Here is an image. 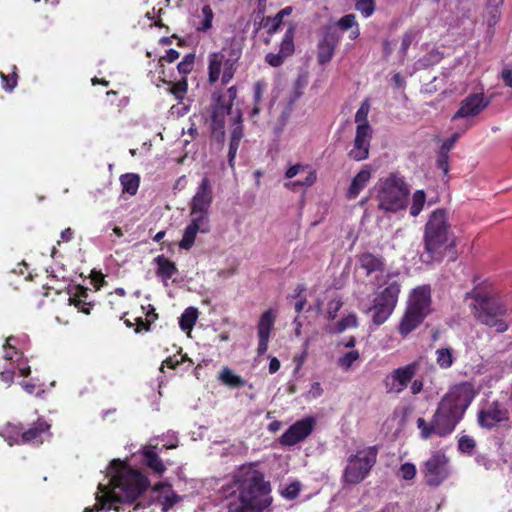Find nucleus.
I'll return each instance as SVG.
<instances>
[{"label":"nucleus","instance_id":"c756f323","mask_svg":"<svg viewBox=\"0 0 512 512\" xmlns=\"http://www.w3.org/2000/svg\"><path fill=\"white\" fill-rule=\"evenodd\" d=\"M159 80L169 86V93H171L179 103L183 101L188 91V82L186 77H182L180 80L173 82L166 80L164 76L160 75Z\"/></svg>","mask_w":512,"mask_h":512},{"label":"nucleus","instance_id":"69168bd1","mask_svg":"<svg viewBox=\"0 0 512 512\" xmlns=\"http://www.w3.org/2000/svg\"><path fill=\"white\" fill-rule=\"evenodd\" d=\"M258 338L257 354L258 356H262L267 352L270 337L258 336Z\"/></svg>","mask_w":512,"mask_h":512},{"label":"nucleus","instance_id":"5701e85b","mask_svg":"<svg viewBox=\"0 0 512 512\" xmlns=\"http://www.w3.org/2000/svg\"><path fill=\"white\" fill-rule=\"evenodd\" d=\"M88 297L89 289L84 286L77 285L74 287L73 294L69 296L68 302L82 313L89 315L94 304L92 301H88Z\"/></svg>","mask_w":512,"mask_h":512},{"label":"nucleus","instance_id":"9d476101","mask_svg":"<svg viewBox=\"0 0 512 512\" xmlns=\"http://www.w3.org/2000/svg\"><path fill=\"white\" fill-rule=\"evenodd\" d=\"M214 200L211 180L205 176L198 184L195 194L189 202L190 217H199L210 221V208Z\"/></svg>","mask_w":512,"mask_h":512},{"label":"nucleus","instance_id":"6ab92c4d","mask_svg":"<svg viewBox=\"0 0 512 512\" xmlns=\"http://www.w3.org/2000/svg\"><path fill=\"white\" fill-rule=\"evenodd\" d=\"M190 223L185 227L182 239L179 242V247L184 250H190L195 242L198 233L210 232V221L204 220L199 217H190Z\"/></svg>","mask_w":512,"mask_h":512},{"label":"nucleus","instance_id":"4c0bfd02","mask_svg":"<svg viewBox=\"0 0 512 512\" xmlns=\"http://www.w3.org/2000/svg\"><path fill=\"white\" fill-rule=\"evenodd\" d=\"M202 20L196 27V30L199 32H206L212 27V22L214 19V13L212 8L209 5H204L202 7Z\"/></svg>","mask_w":512,"mask_h":512},{"label":"nucleus","instance_id":"a211bd4d","mask_svg":"<svg viewBox=\"0 0 512 512\" xmlns=\"http://www.w3.org/2000/svg\"><path fill=\"white\" fill-rule=\"evenodd\" d=\"M371 138V126L357 125L353 148L348 152V156L355 161L367 159L369 156Z\"/></svg>","mask_w":512,"mask_h":512},{"label":"nucleus","instance_id":"603ef678","mask_svg":"<svg viewBox=\"0 0 512 512\" xmlns=\"http://www.w3.org/2000/svg\"><path fill=\"white\" fill-rule=\"evenodd\" d=\"M243 125H242V114L240 111H238L231 129V136L230 138L241 140L243 138Z\"/></svg>","mask_w":512,"mask_h":512},{"label":"nucleus","instance_id":"0eeeda50","mask_svg":"<svg viewBox=\"0 0 512 512\" xmlns=\"http://www.w3.org/2000/svg\"><path fill=\"white\" fill-rule=\"evenodd\" d=\"M431 313V289L424 285L415 288L408 299L405 312L398 324V333L407 337L418 328Z\"/></svg>","mask_w":512,"mask_h":512},{"label":"nucleus","instance_id":"7c9ffc66","mask_svg":"<svg viewBox=\"0 0 512 512\" xmlns=\"http://www.w3.org/2000/svg\"><path fill=\"white\" fill-rule=\"evenodd\" d=\"M337 26L342 31L350 30L349 38L355 40L360 35L359 25L354 14H346L337 21Z\"/></svg>","mask_w":512,"mask_h":512},{"label":"nucleus","instance_id":"473e14b6","mask_svg":"<svg viewBox=\"0 0 512 512\" xmlns=\"http://www.w3.org/2000/svg\"><path fill=\"white\" fill-rule=\"evenodd\" d=\"M275 323V315L271 309L266 310L258 322V336L270 337L271 330Z\"/></svg>","mask_w":512,"mask_h":512},{"label":"nucleus","instance_id":"20e7f679","mask_svg":"<svg viewBox=\"0 0 512 512\" xmlns=\"http://www.w3.org/2000/svg\"><path fill=\"white\" fill-rule=\"evenodd\" d=\"M111 467L115 468V474L111 479V490L105 498L112 503H132L150 485L148 477L139 470L132 469L129 465L114 459Z\"/></svg>","mask_w":512,"mask_h":512},{"label":"nucleus","instance_id":"b1692460","mask_svg":"<svg viewBox=\"0 0 512 512\" xmlns=\"http://www.w3.org/2000/svg\"><path fill=\"white\" fill-rule=\"evenodd\" d=\"M370 178V169L368 167L361 169L352 179L346 192V198L349 200L356 199L360 192L367 186Z\"/></svg>","mask_w":512,"mask_h":512},{"label":"nucleus","instance_id":"39448f33","mask_svg":"<svg viewBox=\"0 0 512 512\" xmlns=\"http://www.w3.org/2000/svg\"><path fill=\"white\" fill-rule=\"evenodd\" d=\"M424 249L431 260L441 261L444 250L455 246L453 234L450 232L447 212L437 209L431 213L424 229Z\"/></svg>","mask_w":512,"mask_h":512},{"label":"nucleus","instance_id":"09e8293b","mask_svg":"<svg viewBox=\"0 0 512 512\" xmlns=\"http://www.w3.org/2000/svg\"><path fill=\"white\" fill-rule=\"evenodd\" d=\"M359 357L360 355L357 350L349 351L338 359V365L344 370H348Z\"/></svg>","mask_w":512,"mask_h":512},{"label":"nucleus","instance_id":"de8ad7c7","mask_svg":"<svg viewBox=\"0 0 512 512\" xmlns=\"http://www.w3.org/2000/svg\"><path fill=\"white\" fill-rule=\"evenodd\" d=\"M475 447H476L475 440L468 435H463L458 440V450L461 453L471 455L473 453Z\"/></svg>","mask_w":512,"mask_h":512},{"label":"nucleus","instance_id":"bb28decb","mask_svg":"<svg viewBox=\"0 0 512 512\" xmlns=\"http://www.w3.org/2000/svg\"><path fill=\"white\" fill-rule=\"evenodd\" d=\"M157 265L156 275L160 277L164 282L170 280L174 275L178 273L176 264L164 255H159L154 259Z\"/></svg>","mask_w":512,"mask_h":512},{"label":"nucleus","instance_id":"6e6d98bb","mask_svg":"<svg viewBox=\"0 0 512 512\" xmlns=\"http://www.w3.org/2000/svg\"><path fill=\"white\" fill-rule=\"evenodd\" d=\"M343 302L340 298L332 299L328 302L327 316L329 320L337 317L339 310L342 308Z\"/></svg>","mask_w":512,"mask_h":512},{"label":"nucleus","instance_id":"3c124183","mask_svg":"<svg viewBox=\"0 0 512 512\" xmlns=\"http://www.w3.org/2000/svg\"><path fill=\"white\" fill-rule=\"evenodd\" d=\"M226 96H227V100L225 99L224 96L220 95L218 96L217 100H216V103L215 104H219L220 103V100H221V104L224 106V107H230V112L232 111V106H233V101L236 99L237 97V88L236 86H231L227 89V92H226Z\"/></svg>","mask_w":512,"mask_h":512},{"label":"nucleus","instance_id":"423d86ee","mask_svg":"<svg viewBox=\"0 0 512 512\" xmlns=\"http://www.w3.org/2000/svg\"><path fill=\"white\" fill-rule=\"evenodd\" d=\"M375 190L380 210L396 213L406 208L410 190L400 173L392 172L380 178L375 185Z\"/></svg>","mask_w":512,"mask_h":512},{"label":"nucleus","instance_id":"79ce46f5","mask_svg":"<svg viewBox=\"0 0 512 512\" xmlns=\"http://www.w3.org/2000/svg\"><path fill=\"white\" fill-rule=\"evenodd\" d=\"M16 70L17 68L14 65L12 73L6 75L3 72H0L3 88L8 92H11L17 86L18 75Z\"/></svg>","mask_w":512,"mask_h":512},{"label":"nucleus","instance_id":"37998d69","mask_svg":"<svg viewBox=\"0 0 512 512\" xmlns=\"http://www.w3.org/2000/svg\"><path fill=\"white\" fill-rule=\"evenodd\" d=\"M265 88H266V83L263 82V81H257L254 84L253 101H254L255 106H254V108L252 110V113H251L252 116L258 114L259 111H260L258 105L260 104V102L262 100Z\"/></svg>","mask_w":512,"mask_h":512},{"label":"nucleus","instance_id":"6e6552de","mask_svg":"<svg viewBox=\"0 0 512 512\" xmlns=\"http://www.w3.org/2000/svg\"><path fill=\"white\" fill-rule=\"evenodd\" d=\"M378 449L369 446L351 454L343 470L342 480L345 484L361 483L370 473L377 461Z\"/></svg>","mask_w":512,"mask_h":512},{"label":"nucleus","instance_id":"412c9836","mask_svg":"<svg viewBox=\"0 0 512 512\" xmlns=\"http://www.w3.org/2000/svg\"><path fill=\"white\" fill-rule=\"evenodd\" d=\"M50 427L51 425L47 421L38 418V420L34 422L29 429L25 431L23 430L20 444H42L44 441V434L49 432Z\"/></svg>","mask_w":512,"mask_h":512},{"label":"nucleus","instance_id":"774afa93","mask_svg":"<svg viewBox=\"0 0 512 512\" xmlns=\"http://www.w3.org/2000/svg\"><path fill=\"white\" fill-rule=\"evenodd\" d=\"M502 80L504 84L510 88H512V70L505 68L502 71Z\"/></svg>","mask_w":512,"mask_h":512},{"label":"nucleus","instance_id":"13d9d810","mask_svg":"<svg viewBox=\"0 0 512 512\" xmlns=\"http://www.w3.org/2000/svg\"><path fill=\"white\" fill-rule=\"evenodd\" d=\"M400 474L405 480H412L416 475V467L412 463H404L400 467Z\"/></svg>","mask_w":512,"mask_h":512},{"label":"nucleus","instance_id":"a19ab883","mask_svg":"<svg viewBox=\"0 0 512 512\" xmlns=\"http://www.w3.org/2000/svg\"><path fill=\"white\" fill-rule=\"evenodd\" d=\"M358 326V318L355 313H351L343 317L336 325L335 332L342 333L348 328H356Z\"/></svg>","mask_w":512,"mask_h":512},{"label":"nucleus","instance_id":"ddd939ff","mask_svg":"<svg viewBox=\"0 0 512 512\" xmlns=\"http://www.w3.org/2000/svg\"><path fill=\"white\" fill-rule=\"evenodd\" d=\"M340 40L341 35L336 28L332 26L323 27L321 38L317 44V62L319 65L324 66L332 60Z\"/></svg>","mask_w":512,"mask_h":512},{"label":"nucleus","instance_id":"680f3d73","mask_svg":"<svg viewBox=\"0 0 512 512\" xmlns=\"http://www.w3.org/2000/svg\"><path fill=\"white\" fill-rule=\"evenodd\" d=\"M150 329H151V325L147 321L146 318H145V320L142 317H136L135 318V328H134V331L136 333H141L143 331L148 332V331H150Z\"/></svg>","mask_w":512,"mask_h":512},{"label":"nucleus","instance_id":"2eb2a0df","mask_svg":"<svg viewBox=\"0 0 512 512\" xmlns=\"http://www.w3.org/2000/svg\"><path fill=\"white\" fill-rule=\"evenodd\" d=\"M490 102V98L485 97L484 93H471L460 102L452 120L476 117L489 106Z\"/></svg>","mask_w":512,"mask_h":512},{"label":"nucleus","instance_id":"c85d7f7f","mask_svg":"<svg viewBox=\"0 0 512 512\" xmlns=\"http://www.w3.org/2000/svg\"><path fill=\"white\" fill-rule=\"evenodd\" d=\"M23 425L21 423H6L0 428V436L10 445L20 444Z\"/></svg>","mask_w":512,"mask_h":512},{"label":"nucleus","instance_id":"58836bf2","mask_svg":"<svg viewBox=\"0 0 512 512\" xmlns=\"http://www.w3.org/2000/svg\"><path fill=\"white\" fill-rule=\"evenodd\" d=\"M355 9L365 18L370 17L375 11L374 0H353Z\"/></svg>","mask_w":512,"mask_h":512},{"label":"nucleus","instance_id":"e433bc0d","mask_svg":"<svg viewBox=\"0 0 512 512\" xmlns=\"http://www.w3.org/2000/svg\"><path fill=\"white\" fill-rule=\"evenodd\" d=\"M426 203V194L424 190H416L412 195V203L410 206V215L417 217L424 208Z\"/></svg>","mask_w":512,"mask_h":512},{"label":"nucleus","instance_id":"a878e982","mask_svg":"<svg viewBox=\"0 0 512 512\" xmlns=\"http://www.w3.org/2000/svg\"><path fill=\"white\" fill-rule=\"evenodd\" d=\"M142 460L149 469L159 475L163 474L166 470L163 461L155 451V447H145L142 451Z\"/></svg>","mask_w":512,"mask_h":512},{"label":"nucleus","instance_id":"ea45409f","mask_svg":"<svg viewBox=\"0 0 512 512\" xmlns=\"http://www.w3.org/2000/svg\"><path fill=\"white\" fill-rule=\"evenodd\" d=\"M194 61H195V54L188 53L178 63L177 69H178V72L182 75V77H186L193 70Z\"/></svg>","mask_w":512,"mask_h":512},{"label":"nucleus","instance_id":"dca6fc26","mask_svg":"<svg viewBox=\"0 0 512 512\" xmlns=\"http://www.w3.org/2000/svg\"><path fill=\"white\" fill-rule=\"evenodd\" d=\"M315 419L306 417L292 424L279 438L283 446H294L306 439L313 431Z\"/></svg>","mask_w":512,"mask_h":512},{"label":"nucleus","instance_id":"72a5a7b5","mask_svg":"<svg viewBox=\"0 0 512 512\" xmlns=\"http://www.w3.org/2000/svg\"><path fill=\"white\" fill-rule=\"evenodd\" d=\"M120 182L122 185V191L134 196L140 185V177L134 173H127L120 177Z\"/></svg>","mask_w":512,"mask_h":512},{"label":"nucleus","instance_id":"4d7b16f0","mask_svg":"<svg viewBox=\"0 0 512 512\" xmlns=\"http://www.w3.org/2000/svg\"><path fill=\"white\" fill-rule=\"evenodd\" d=\"M305 291V287L303 285H298L295 294L292 295L293 298H299L298 301L295 303L294 308L297 313L302 312L304 309V306L306 305V298L301 297V294Z\"/></svg>","mask_w":512,"mask_h":512},{"label":"nucleus","instance_id":"338daca9","mask_svg":"<svg viewBox=\"0 0 512 512\" xmlns=\"http://www.w3.org/2000/svg\"><path fill=\"white\" fill-rule=\"evenodd\" d=\"M305 168H306V166H304L302 164L292 165L287 169L285 176H286V178L291 179V178L295 177L301 170H303Z\"/></svg>","mask_w":512,"mask_h":512},{"label":"nucleus","instance_id":"8fccbe9b","mask_svg":"<svg viewBox=\"0 0 512 512\" xmlns=\"http://www.w3.org/2000/svg\"><path fill=\"white\" fill-rule=\"evenodd\" d=\"M436 166L442 170L444 175H448L449 172V152L439 149L437 152Z\"/></svg>","mask_w":512,"mask_h":512},{"label":"nucleus","instance_id":"7ed1b4c3","mask_svg":"<svg viewBox=\"0 0 512 512\" xmlns=\"http://www.w3.org/2000/svg\"><path fill=\"white\" fill-rule=\"evenodd\" d=\"M467 299L473 300L470 308L477 322L494 329L497 333L508 330V307L504 300L480 285L465 294V300Z\"/></svg>","mask_w":512,"mask_h":512},{"label":"nucleus","instance_id":"2f4dec72","mask_svg":"<svg viewBox=\"0 0 512 512\" xmlns=\"http://www.w3.org/2000/svg\"><path fill=\"white\" fill-rule=\"evenodd\" d=\"M218 379L230 388H239L243 387L246 384V381L239 375H236L230 368L224 367Z\"/></svg>","mask_w":512,"mask_h":512},{"label":"nucleus","instance_id":"e2e57ef3","mask_svg":"<svg viewBox=\"0 0 512 512\" xmlns=\"http://www.w3.org/2000/svg\"><path fill=\"white\" fill-rule=\"evenodd\" d=\"M14 376H15L14 367L7 368L0 373V380L7 385H11L14 381Z\"/></svg>","mask_w":512,"mask_h":512},{"label":"nucleus","instance_id":"9b49d317","mask_svg":"<svg viewBox=\"0 0 512 512\" xmlns=\"http://www.w3.org/2000/svg\"><path fill=\"white\" fill-rule=\"evenodd\" d=\"M510 420V412L502 402L494 400L481 408L477 413V423L481 428L491 430L506 425Z\"/></svg>","mask_w":512,"mask_h":512},{"label":"nucleus","instance_id":"f3484780","mask_svg":"<svg viewBox=\"0 0 512 512\" xmlns=\"http://www.w3.org/2000/svg\"><path fill=\"white\" fill-rule=\"evenodd\" d=\"M297 25L295 22H289L288 28L283 36L280 43L279 52L268 53L265 56V61L272 67H280L286 58L292 56L295 52L294 37L296 33Z\"/></svg>","mask_w":512,"mask_h":512},{"label":"nucleus","instance_id":"864d4df0","mask_svg":"<svg viewBox=\"0 0 512 512\" xmlns=\"http://www.w3.org/2000/svg\"><path fill=\"white\" fill-rule=\"evenodd\" d=\"M234 73H235V68H234L233 60L226 58L224 66H223V73H222V78H221L222 84L223 85L228 84L231 81V79L233 78Z\"/></svg>","mask_w":512,"mask_h":512},{"label":"nucleus","instance_id":"f8f14e48","mask_svg":"<svg viewBox=\"0 0 512 512\" xmlns=\"http://www.w3.org/2000/svg\"><path fill=\"white\" fill-rule=\"evenodd\" d=\"M448 462L449 458L444 452L438 450L432 453L423 468L427 485L437 487L449 476Z\"/></svg>","mask_w":512,"mask_h":512},{"label":"nucleus","instance_id":"393cba45","mask_svg":"<svg viewBox=\"0 0 512 512\" xmlns=\"http://www.w3.org/2000/svg\"><path fill=\"white\" fill-rule=\"evenodd\" d=\"M293 12L292 6H286L281 9L275 16H266L262 18L260 23L269 35H273L279 31L281 26L284 24V18L290 16Z\"/></svg>","mask_w":512,"mask_h":512},{"label":"nucleus","instance_id":"cd10ccee","mask_svg":"<svg viewBox=\"0 0 512 512\" xmlns=\"http://www.w3.org/2000/svg\"><path fill=\"white\" fill-rule=\"evenodd\" d=\"M225 55L221 52H214L209 55L208 63V81L215 83L219 80L221 71L225 63Z\"/></svg>","mask_w":512,"mask_h":512},{"label":"nucleus","instance_id":"c9c22d12","mask_svg":"<svg viewBox=\"0 0 512 512\" xmlns=\"http://www.w3.org/2000/svg\"><path fill=\"white\" fill-rule=\"evenodd\" d=\"M198 319V310L195 307H188L182 313L179 325L183 331L191 330Z\"/></svg>","mask_w":512,"mask_h":512},{"label":"nucleus","instance_id":"aec40b11","mask_svg":"<svg viewBox=\"0 0 512 512\" xmlns=\"http://www.w3.org/2000/svg\"><path fill=\"white\" fill-rule=\"evenodd\" d=\"M230 107H224L221 102L215 104L210 117L211 137L223 144L225 139V116L230 114Z\"/></svg>","mask_w":512,"mask_h":512},{"label":"nucleus","instance_id":"c03bdc74","mask_svg":"<svg viewBox=\"0 0 512 512\" xmlns=\"http://www.w3.org/2000/svg\"><path fill=\"white\" fill-rule=\"evenodd\" d=\"M316 178H317L316 172L310 171L308 173V175L306 176L305 180L291 181V182L286 183L285 186L291 190H296L299 187H310L315 183Z\"/></svg>","mask_w":512,"mask_h":512},{"label":"nucleus","instance_id":"1a4fd4ad","mask_svg":"<svg viewBox=\"0 0 512 512\" xmlns=\"http://www.w3.org/2000/svg\"><path fill=\"white\" fill-rule=\"evenodd\" d=\"M400 291V284L397 281H392L376 293L372 300V306L369 308L373 312L372 322L376 326L382 325L389 319L397 306Z\"/></svg>","mask_w":512,"mask_h":512},{"label":"nucleus","instance_id":"f257e3e1","mask_svg":"<svg viewBox=\"0 0 512 512\" xmlns=\"http://www.w3.org/2000/svg\"><path fill=\"white\" fill-rule=\"evenodd\" d=\"M477 395L472 382L463 381L451 386L441 398L430 423L422 417L416 421L420 437L428 440L432 435L444 438L450 435L463 419Z\"/></svg>","mask_w":512,"mask_h":512},{"label":"nucleus","instance_id":"49530a36","mask_svg":"<svg viewBox=\"0 0 512 512\" xmlns=\"http://www.w3.org/2000/svg\"><path fill=\"white\" fill-rule=\"evenodd\" d=\"M179 499V496L174 491L169 490L168 494L159 498L161 511L168 512L179 501Z\"/></svg>","mask_w":512,"mask_h":512},{"label":"nucleus","instance_id":"4468645a","mask_svg":"<svg viewBox=\"0 0 512 512\" xmlns=\"http://www.w3.org/2000/svg\"><path fill=\"white\" fill-rule=\"evenodd\" d=\"M419 367V361H413L403 367L393 370L392 373L387 376L385 381L387 391L396 393L404 391L416 375Z\"/></svg>","mask_w":512,"mask_h":512},{"label":"nucleus","instance_id":"f704fd0d","mask_svg":"<svg viewBox=\"0 0 512 512\" xmlns=\"http://www.w3.org/2000/svg\"><path fill=\"white\" fill-rule=\"evenodd\" d=\"M436 363L441 369H449L455 362L454 351L452 348H438L435 351Z\"/></svg>","mask_w":512,"mask_h":512},{"label":"nucleus","instance_id":"f03ea898","mask_svg":"<svg viewBox=\"0 0 512 512\" xmlns=\"http://www.w3.org/2000/svg\"><path fill=\"white\" fill-rule=\"evenodd\" d=\"M238 500L229 503L228 512H262L272 503L271 485L254 464L242 466L234 477Z\"/></svg>","mask_w":512,"mask_h":512},{"label":"nucleus","instance_id":"4be33fe9","mask_svg":"<svg viewBox=\"0 0 512 512\" xmlns=\"http://www.w3.org/2000/svg\"><path fill=\"white\" fill-rule=\"evenodd\" d=\"M360 268L365 271L366 276L373 273L383 272L385 269V259L381 255H375L371 252L361 253L358 257Z\"/></svg>","mask_w":512,"mask_h":512},{"label":"nucleus","instance_id":"a18cd8bd","mask_svg":"<svg viewBox=\"0 0 512 512\" xmlns=\"http://www.w3.org/2000/svg\"><path fill=\"white\" fill-rule=\"evenodd\" d=\"M370 111V105L368 100H364L355 114V122L357 125L370 126L368 123V113Z\"/></svg>","mask_w":512,"mask_h":512},{"label":"nucleus","instance_id":"bf43d9fd","mask_svg":"<svg viewBox=\"0 0 512 512\" xmlns=\"http://www.w3.org/2000/svg\"><path fill=\"white\" fill-rule=\"evenodd\" d=\"M179 56H180V54L177 50L169 49L166 51L164 56L160 57V59L158 61V65L161 68H163L164 67L163 62L172 63V62L176 61L179 58Z\"/></svg>","mask_w":512,"mask_h":512},{"label":"nucleus","instance_id":"0e129e2a","mask_svg":"<svg viewBox=\"0 0 512 512\" xmlns=\"http://www.w3.org/2000/svg\"><path fill=\"white\" fill-rule=\"evenodd\" d=\"M459 139V134L458 133H454L453 135H451V137L445 139L441 146H440V149L441 150H444L446 152H450L451 149L454 147L455 143L457 142V140Z\"/></svg>","mask_w":512,"mask_h":512},{"label":"nucleus","instance_id":"5fc2aeb1","mask_svg":"<svg viewBox=\"0 0 512 512\" xmlns=\"http://www.w3.org/2000/svg\"><path fill=\"white\" fill-rule=\"evenodd\" d=\"M300 493V483L292 482L287 485L281 492L282 496L286 499L293 500L298 497Z\"/></svg>","mask_w":512,"mask_h":512},{"label":"nucleus","instance_id":"052dcab7","mask_svg":"<svg viewBox=\"0 0 512 512\" xmlns=\"http://www.w3.org/2000/svg\"><path fill=\"white\" fill-rule=\"evenodd\" d=\"M21 386L28 394H31V395L41 396L44 393V390L41 387H39L29 381H23L21 383Z\"/></svg>","mask_w":512,"mask_h":512}]
</instances>
